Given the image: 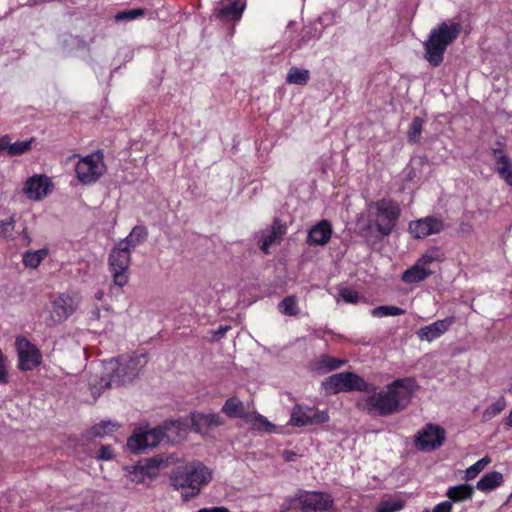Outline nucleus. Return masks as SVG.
Here are the masks:
<instances>
[{
	"mask_svg": "<svg viewBox=\"0 0 512 512\" xmlns=\"http://www.w3.org/2000/svg\"><path fill=\"white\" fill-rule=\"evenodd\" d=\"M431 274L432 271L427 269L417 260L412 267L404 271L402 274V280L408 284L419 283L427 279Z\"/></svg>",
	"mask_w": 512,
	"mask_h": 512,
	"instance_id": "5701e85b",
	"label": "nucleus"
},
{
	"mask_svg": "<svg viewBox=\"0 0 512 512\" xmlns=\"http://www.w3.org/2000/svg\"><path fill=\"white\" fill-rule=\"evenodd\" d=\"M207 512H231L228 508L224 506H215L211 508H205Z\"/></svg>",
	"mask_w": 512,
	"mask_h": 512,
	"instance_id": "5fc2aeb1",
	"label": "nucleus"
},
{
	"mask_svg": "<svg viewBox=\"0 0 512 512\" xmlns=\"http://www.w3.org/2000/svg\"><path fill=\"white\" fill-rule=\"evenodd\" d=\"M424 120L421 117H414L407 131V140L409 143H417L420 139Z\"/></svg>",
	"mask_w": 512,
	"mask_h": 512,
	"instance_id": "72a5a7b5",
	"label": "nucleus"
},
{
	"mask_svg": "<svg viewBox=\"0 0 512 512\" xmlns=\"http://www.w3.org/2000/svg\"><path fill=\"white\" fill-rule=\"evenodd\" d=\"M104 297V292L102 290H99L95 293V298L99 301H101Z\"/></svg>",
	"mask_w": 512,
	"mask_h": 512,
	"instance_id": "052dcab7",
	"label": "nucleus"
},
{
	"mask_svg": "<svg viewBox=\"0 0 512 512\" xmlns=\"http://www.w3.org/2000/svg\"><path fill=\"white\" fill-rule=\"evenodd\" d=\"M230 329V326L226 325V326H220L218 328V330L215 332V335L218 337V338H221L225 335V333Z\"/></svg>",
	"mask_w": 512,
	"mask_h": 512,
	"instance_id": "6e6d98bb",
	"label": "nucleus"
},
{
	"mask_svg": "<svg viewBox=\"0 0 512 512\" xmlns=\"http://www.w3.org/2000/svg\"><path fill=\"white\" fill-rule=\"evenodd\" d=\"M373 215L374 227L381 238L392 234L401 216V208L397 201L382 198L369 206Z\"/></svg>",
	"mask_w": 512,
	"mask_h": 512,
	"instance_id": "39448f33",
	"label": "nucleus"
},
{
	"mask_svg": "<svg viewBox=\"0 0 512 512\" xmlns=\"http://www.w3.org/2000/svg\"><path fill=\"white\" fill-rule=\"evenodd\" d=\"M473 495L474 489L468 484L451 486L446 492V496L449 498L448 501H451V504L471 500Z\"/></svg>",
	"mask_w": 512,
	"mask_h": 512,
	"instance_id": "b1692460",
	"label": "nucleus"
},
{
	"mask_svg": "<svg viewBox=\"0 0 512 512\" xmlns=\"http://www.w3.org/2000/svg\"><path fill=\"white\" fill-rule=\"evenodd\" d=\"M221 411L229 418H242L246 421L250 419V413L246 411L244 403L235 396L225 401Z\"/></svg>",
	"mask_w": 512,
	"mask_h": 512,
	"instance_id": "4be33fe9",
	"label": "nucleus"
},
{
	"mask_svg": "<svg viewBox=\"0 0 512 512\" xmlns=\"http://www.w3.org/2000/svg\"><path fill=\"white\" fill-rule=\"evenodd\" d=\"M9 381L8 371L6 366V357L0 349V384H7Z\"/></svg>",
	"mask_w": 512,
	"mask_h": 512,
	"instance_id": "de8ad7c7",
	"label": "nucleus"
},
{
	"mask_svg": "<svg viewBox=\"0 0 512 512\" xmlns=\"http://www.w3.org/2000/svg\"><path fill=\"white\" fill-rule=\"evenodd\" d=\"M180 428V422L170 421L164 425L153 428H139L128 438L127 446L132 452L140 453L147 448L157 446L164 437L171 438V432Z\"/></svg>",
	"mask_w": 512,
	"mask_h": 512,
	"instance_id": "423d86ee",
	"label": "nucleus"
},
{
	"mask_svg": "<svg viewBox=\"0 0 512 512\" xmlns=\"http://www.w3.org/2000/svg\"><path fill=\"white\" fill-rule=\"evenodd\" d=\"M169 480L174 490H182V499L188 501L212 480V472L200 461L184 463L171 471Z\"/></svg>",
	"mask_w": 512,
	"mask_h": 512,
	"instance_id": "f03ea898",
	"label": "nucleus"
},
{
	"mask_svg": "<svg viewBox=\"0 0 512 512\" xmlns=\"http://www.w3.org/2000/svg\"><path fill=\"white\" fill-rule=\"evenodd\" d=\"M287 233V224L278 217L272 220L269 229L262 231L259 240V248L264 254L270 253V247L275 244H280L283 237Z\"/></svg>",
	"mask_w": 512,
	"mask_h": 512,
	"instance_id": "dca6fc26",
	"label": "nucleus"
},
{
	"mask_svg": "<svg viewBox=\"0 0 512 512\" xmlns=\"http://www.w3.org/2000/svg\"><path fill=\"white\" fill-rule=\"evenodd\" d=\"M115 428V424H112L111 422H103L99 426L94 427V433L96 436H101L102 433L100 430H103V433H107L109 431H113Z\"/></svg>",
	"mask_w": 512,
	"mask_h": 512,
	"instance_id": "8fccbe9b",
	"label": "nucleus"
},
{
	"mask_svg": "<svg viewBox=\"0 0 512 512\" xmlns=\"http://www.w3.org/2000/svg\"><path fill=\"white\" fill-rule=\"evenodd\" d=\"M147 235L148 232L146 227L135 226L127 237H129V239L134 243L133 238H135L137 242H141L146 239Z\"/></svg>",
	"mask_w": 512,
	"mask_h": 512,
	"instance_id": "49530a36",
	"label": "nucleus"
},
{
	"mask_svg": "<svg viewBox=\"0 0 512 512\" xmlns=\"http://www.w3.org/2000/svg\"><path fill=\"white\" fill-rule=\"evenodd\" d=\"M197 512H207L205 508H201L200 510H198Z\"/></svg>",
	"mask_w": 512,
	"mask_h": 512,
	"instance_id": "680f3d73",
	"label": "nucleus"
},
{
	"mask_svg": "<svg viewBox=\"0 0 512 512\" xmlns=\"http://www.w3.org/2000/svg\"><path fill=\"white\" fill-rule=\"evenodd\" d=\"M48 255L49 249L47 248H42L35 251L29 250L23 254L22 262L26 268L36 269Z\"/></svg>",
	"mask_w": 512,
	"mask_h": 512,
	"instance_id": "bb28decb",
	"label": "nucleus"
},
{
	"mask_svg": "<svg viewBox=\"0 0 512 512\" xmlns=\"http://www.w3.org/2000/svg\"><path fill=\"white\" fill-rule=\"evenodd\" d=\"M146 10L143 8H136L130 10H123L115 15V21H131L145 16Z\"/></svg>",
	"mask_w": 512,
	"mask_h": 512,
	"instance_id": "58836bf2",
	"label": "nucleus"
},
{
	"mask_svg": "<svg viewBox=\"0 0 512 512\" xmlns=\"http://www.w3.org/2000/svg\"><path fill=\"white\" fill-rule=\"evenodd\" d=\"M300 512H327L334 508V497L324 491L297 489Z\"/></svg>",
	"mask_w": 512,
	"mask_h": 512,
	"instance_id": "9d476101",
	"label": "nucleus"
},
{
	"mask_svg": "<svg viewBox=\"0 0 512 512\" xmlns=\"http://www.w3.org/2000/svg\"><path fill=\"white\" fill-rule=\"evenodd\" d=\"M503 475L498 471L484 474L477 482L476 488L482 492H490L503 483Z\"/></svg>",
	"mask_w": 512,
	"mask_h": 512,
	"instance_id": "a878e982",
	"label": "nucleus"
},
{
	"mask_svg": "<svg viewBox=\"0 0 512 512\" xmlns=\"http://www.w3.org/2000/svg\"><path fill=\"white\" fill-rule=\"evenodd\" d=\"M347 363L346 359L335 358L327 354H322L315 361V369L322 373L337 370Z\"/></svg>",
	"mask_w": 512,
	"mask_h": 512,
	"instance_id": "393cba45",
	"label": "nucleus"
},
{
	"mask_svg": "<svg viewBox=\"0 0 512 512\" xmlns=\"http://www.w3.org/2000/svg\"><path fill=\"white\" fill-rule=\"evenodd\" d=\"M445 435L442 427L429 423L415 435V445L421 451H434L443 444Z\"/></svg>",
	"mask_w": 512,
	"mask_h": 512,
	"instance_id": "ddd939ff",
	"label": "nucleus"
},
{
	"mask_svg": "<svg viewBox=\"0 0 512 512\" xmlns=\"http://www.w3.org/2000/svg\"><path fill=\"white\" fill-rule=\"evenodd\" d=\"M455 322L456 318L454 316H448L444 319L437 320L429 325L421 327L417 331V336L421 340L432 342L445 334Z\"/></svg>",
	"mask_w": 512,
	"mask_h": 512,
	"instance_id": "6ab92c4d",
	"label": "nucleus"
},
{
	"mask_svg": "<svg viewBox=\"0 0 512 512\" xmlns=\"http://www.w3.org/2000/svg\"><path fill=\"white\" fill-rule=\"evenodd\" d=\"M8 146V135L0 136V152L5 151Z\"/></svg>",
	"mask_w": 512,
	"mask_h": 512,
	"instance_id": "864d4df0",
	"label": "nucleus"
},
{
	"mask_svg": "<svg viewBox=\"0 0 512 512\" xmlns=\"http://www.w3.org/2000/svg\"><path fill=\"white\" fill-rule=\"evenodd\" d=\"M504 421L509 428H512V410L509 412L508 416L505 418Z\"/></svg>",
	"mask_w": 512,
	"mask_h": 512,
	"instance_id": "13d9d810",
	"label": "nucleus"
},
{
	"mask_svg": "<svg viewBox=\"0 0 512 512\" xmlns=\"http://www.w3.org/2000/svg\"><path fill=\"white\" fill-rule=\"evenodd\" d=\"M39 4H42L41 0H28V2L26 3L28 7H35Z\"/></svg>",
	"mask_w": 512,
	"mask_h": 512,
	"instance_id": "bf43d9fd",
	"label": "nucleus"
},
{
	"mask_svg": "<svg viewBox=\"0 0 512 512\" xmlns=\"http://www.w3.org/2000/svg\"><path fill=\"white\" fill-rule=\"evenodd\" d=\"M139 359L136 357L129 358L125 362L116 361V366L108 374L105 387L122 386L138 376Z\"/></svg>",
	"mask_w": 512,
	"mask_h": 512,
	"instance_id": "f8f14e48",
	"label": "nucleus"
},
{
	"mask_svg": "<svg viewBox=\"0 0 512 512\" xmlns=\"http://www.w3.org/2000/svg\"><path fill=\"white\" fill-rule=\"evenodd\" d=\"M444 253L440 247H431L418 259L425 267L433 262L443 261Z\"/></svg>",
	"mask_w": 512,
	"mask_h": 512,
	"instance_id": "2f4dec72",
	"label": "nucleus"
},
{
	"mask_svg": "<svg viewBox=\"0 0 512 512\" xmlns=\"http://www.w3.org/2000/svg\"><path fill=\"white\" fill-rule=\"evenodd\" d=\"M78 308V302L74 295L63 292L51 301V309L45 317V324L53 327L66 321Z\"/></svg>",
	"mask_w": 512,
	"mask_h": 512,
	"instance_id": "1a4fd4ad",
	"label": "nucleus"
},
{
	"mask_svg": "<svg viewBox=\"0 0 512 512\" xmlns=\"http://www.w3.org/2000/svg\"><path fill=\"white\" fill-rule=\"evenodd\" d=\"M421 512H430L428 508H424Z\"/></svg>",
	"mask_w": 512,
	"mask_h": 512,
	"instance_id": "e2e57ef3",
	"label": "nucleus"
},
{
	"mask_svg": "<svg viewBox=\"0 0 512 512\" xmlns=\"http://www.w3.org/2000/svg\"><path fill=\"white\" fill-rule=\"evenodd\" d=\"M338 297L345 303L357 304L360 300L359 293L349 287H341L338 289Z\"/></svg>",
	"mask_w": 512,
	"mask_h": 512,
	"instance_id": "79ce46f5",
	"label": "nucleus"
},
{
	"mask_svg": "<svg viewBox=\"0 0 512 512\" xmlns=\"http://www.w3.org/2000/svg\"><path fill=\"white\" fill-rule=\"evenodd\" d=\"M161 463L162 460L151 458L144 465L139 466L140 473L149 477H155L158 474Z\"/></svg>",
	"mask_w": 512,
	"mask_h": 512,
	"instance_id": "ea45409f",
	"label": "nucleus"
},
{
	"mask_svg": "<svg viewBox=\"0 0 512 512\" xmlns=\"http://www.w3.org/2000/svg\"><path fill=\"white\" fill-rule=\"evenodd\" d=\"M333 228L329 220L323 219L308 230L306 243L308 246H325L332 237Z\"/></svg>",
	"mask_w": 512,
	"mask_h": 512,
	"instance_id": "a211bd4d",
	"label": "nucleus"
},
{
	"mask_svg": "<svg viewBox=\"0 0 512 512\" xmlns=\"http://www.w3.org/2000/svg\"><path fill=\"white\" fill-rule=\"evenodd\" d=\"M358 234L368 246H374L378 241L383 239L379 234L378 236L374 235V229L371 223L361 226Z\"/></svg>",
	"mask_w": 512,
	"mask_h": 512,
	"instance_id": "c9c22d12",
	"label": "nucleus"
},
{
	"mask_svg": "<svg viewBox=\"0 0 512 512\" xmlns=\"http://www.w3.org/2000/svg\"><path fill=\"white\" fill-rule=\"evenodd\" d=\"M18 354V369L23 372L31 371L42 363L40 349L25 337H17L15 341Z\"/></svg>",
	"mask_w": 512,
	"mask_h": 512,
	"instance_id": "9b49d317",
	"label": "nucleus"
},
{
	"mask_svg": "<svg viewBox=\"0 0 512 512\" xmlns=\"http://www.w3.org/2000/svg\"><path fill=\"white\" fill-rule=\"evenodd\" d=\"M100 460H111L114 458L113 448L109 445H102L97 456Z\"/></svg>",
	"mask_w": 512,
	"mask_h": 512,
	"instance_id": "09e8293b",
	"label": "nucleus"
},
{
	"mask_svg": "<svg viewBox=\"0 0 512 512\" xmlns=\"http://www.w3.org/2000/svg\"><path fill=\"white\" fill-rule=\"evenodd\" d=\"M323 388L333 394H338L341 392H366L368 390H373V384L367 382L360 375L345 371L333 374L325 379L322 383Z\"/></svg>",
	"mask_w": 512,
	"mask_h": 512,
	"instance_id": "0eeeda50",
	"label": "nucleus"
},
{
	"mask_svg": "<svg viewBox=\"0 0 512 512\" xmlns=\"http://www.w3.org/2000/svg\"><path fill=\"white\" fill-rule=\"evenodd\" d=\"M278 309L286 316H298L300 313L297 298L294 295H290L282 299L278 304Z\"/></svg>",
	"mask_w": 512,
	"mask_h": 512,
	"instance_id": "c85d7f7f",
	"label": "nucleus"
},
{
	"mask_svg": "<svg viewBox=\"0 0 512 512\" xmlns=\"http://www.w3.org/2000/svg\"><path fill=\"white\" fill-rule=\"evenodd\" d=\"M443 229V221L433 216L411 221L408 225V231L415 239H423L432 234H438Z\"/></svg>",
	"mask_w": 512,
	"mask_h": 512,
	"instance_id": "2eb2a0df",
	"label": "nucleus"
},
{
	"mask_svg": "<svg viewBox=\"0 0 512 512\" xmlns=\"http://www.w3.org/2000/svg\"><path fill=\"white\" fill-rule=\"evenodd\" d=\"M403 314H405L404 309L397 307V306H393V305L378 306L371 310V315L373 317H378V318L387 317V316H400Z\"/></svg>",
	"mask_w": 512,
	"mask_h": 512,
	"instance_id": "473e14b6",
	"label": "nucleus"
},
{
	"mask_svg": "<svg viewBox=\"0 0 512 512\" xmlns=\"http://www.w3.org/2000/svg\"><path fill=\"white\" fill-rule=\"evenodd\" d=\"M489 456H485L468 467L465 471V480L469 481L477 477V475L490 463Z\"/></svg>",
	"mask_w": 512,
	"mask_h": 512,
	"instance_id": "e433bc0d",
	"label": "nucleus"
},
{
	"mask_svg": "<svg viewBox=\"0 0 512 512\" xmlns=\"http://www.w3.org/2000/svg\"><path fill=\"white\" fill-rule=\"evenodd\" d=\"M224 420L218 413H194L192 414V426L195 431L211 429L223 425Z\"/></svg>",
	"mask_w": 512,
	"mask_h": 512,
	"instance_id": "412c9836",
	"label": "nucleus"
},
{
	"mask_svg": "<svg viewBox=\"0 0 512 512\" xmlns=\"http://www.w3.org/2000/svg\"><path fill=\"white\" fill-rule=\"evenodd\" d=\"M300 500L298 499L297 491L294 496L286 497L279 509V512H300Z\"/></svg>",
	"mask_w": 512,
	"mask_h": 512,
	"instance_id": "37998d69",
	"label": "nucleus"
},
{
	"mask_svg": "<svg viewBox=\"0 0 512 512\" xmlns=\"http://www.w3.org/2000/svg\"><path fill=\"white\" fill-rule=\"evenodd\" d=\"M451 501H443L434 506L431 512H452Z\"/></svg>",
	"mask_w": 512,
	"mask_h": 512,
	"instance_id": "3c124183",
	"label": "nucleus"
},
{
	"mask_svg": "<svg viewBox=\"0 0 512 512\" xmlns=\"http://www.w3.org/2000/svg\"><path fill=\"white\" fill-rule=\"evenodd\" d=\"M135 246L129 237L120 240L111 250L108 257L109 271L113 287L123 288L129 282L131 264V248Z\"/></svg>",
	"mask_w": 512,
	"mask_h": 512,
	"instance_id": "20e7f679",
	"label": "nucleus"
},
{
	"mask_svg": "<svg viewBox=\"0 0 512 512\" xmlns=\"http://www.w3.org/2000/svg\"><path fill=\"white\" fill-rule=\"evenodd\" d=\"M283 457L285 459V461H293L296 457V453L294 451H291V450H285L284 453H283Z\"/></svg>",
	"mask_w": 512,
	"mask_h": 512,
	"instance_id": "603ef678",
	"label": "nucleus"
},
{
	"mask_svg": "<svg viewBox=\"0 0 512 512\" xmlns=\"http://www.w3.org/2000/svg\"><path fill=\"white\" fill-rule=\"evenodd\" d=\"M495 145V147L491 148V153L496 164L501 163L500 158L502 157L510 158L505 150L506 142L503 136L497 139Z\"/></svg>",
	"mask_w": 512,
	"mask_h": 512,
	"instance_id": "a19ab883",
	"label": "nucleus"
},
{
	"mask_svg": "<svg viewBox=\"0 0 512 512\" xmlns=\"http://www.w3.org/2000/svg\"><path fill=\"white\" fill-rule=\"evenodd\" d=\"M246 8V0H233L226 5L214 9V16L221 22L236 23L242 18Z\"/></svg>",
	"mask_w": 512,
	"mask_h": 512,
	"instance_id": "aec40b11",
	"label": "nucleus"
},
{
	"mask_svg": "<svg viewBox=\"0 0 512 512\" xmlns=\"http://www.w3.org/2000/svg\"><path fill=\"white\" fill-rule=\"evenodd\" d=\"M501 163L497 164L496 171L504 182L512 186V161L510 158H500Z\"/></svg>",
	"mask_w": 512,
	"mask_h": 512,
	"instance_id": "7c9ffc66",
	"label": "nucleus"
},
{
	"mask_svg": "<svg viewBox=\"0 0 512 512\" xmlns=\"http://www.w3.org/2000/svg\"><path fill=\"white\" fill-rule=\"evenodd\" d=\"M101 317V311H100V308L96 307L95 309L92 310L91 312V319L92 320H99Z\"/></svg>",
	"mask_w": 512,
	"mask_h": 512,
	"instance_id": "4d7b16f0",
	"label": "nucleus"
},
{
	"mask_svg": "<svg viewBox=\"0 0 512 512\" xmlns=\"http://www.w3.org/2000/svg\"><path fill=\"white\" fill-rule=\"evenodd\" d=\"M309 79V70L291 67L286 76V83L304 86L308 83Z\"/></svg>",
	"mask_w": 512,
	"mask_h": 512,
	"instance_id": "cd10ccee",
	"label": "nucleus"
},
{
	"mask_svg": "<svg viewBox=\"0 0 512 512\" xmlns=\"http://www.w3.org/2000/svg\"><path fill=\"white\" fill-rule=\"evenodd\" d=\"M461 31L462 25L453 21H442L432 28L423 42L425 60L432 67L440 66L448 46L459 37Z\"/></svg>",
	"mask_w": 512,
	"mask_h": 512,
	"instance_id": "7ed1b4c3",
	"label": "nucleus"
},
{
	"mask_svg": "<svg viewBox=\"0 0 512 512\" xmlns=\"http://www.w3.org/2000/svg\"><path fill=\"white\" fill-rule=\"evenodd\" d=\"M33 141L34 138H30L29 140L11 143V138L8 135V146L6 148V151L10 156L22 155L31 149Z\"/></svg>",
	"mask_w": 512,
	"mask_h": 512,
	"instance_id": "c756f323",
	"label": "nucleus"
},
{
	"mask_svg": "<svg viewBox=\"0 0 512 512\" xmlns=\"http://www.w3.org/2000/svg\"><path fill=\"white\" fill-rule=\"evenodd\" d=\"M418 388L414 377L395 379L381 390L373 384V390L366 391L368 396L357 405L371 416H392L408 408Z\"/></svg>",
	"mask_w": 512,
	"mask_h": 512,
	"instance_id": "f257e3e1",
	"label": "nucleus"
},
{
	"mask_svg": "<svg viewBox=\"0 0 512 512\" xmlns=\"http://www.w3.org/2000/svg\"><path fill=\"white\" fill-rule=\"evenodd\" d=\"M53 188L50 178L45 175H33L24 183L23 192L31 200H41L47 196Z\"/></svg>",
	"mask_w": 512,
	"mask_h": 512,
	"instance_id": "f3484780",
	"label": "nucleus"
},
{
	"mask_svg": "<svg viewBox=\"0 0 512 512\" xmlns=\"http://www.w3.org/2000/svg\"><path fill=\"white\" fill-rule=\"evenodd\" d=\"M106 165L101 150L94 151L81 157L75 165V174L78 181L83 185L96 183L105 173Z\"/></svg>",
	"mask_w": 512,
	"mask_h": 512,
	"instance_id": "6e6552de",
	"label": "nucleus"
},
{
	"mask_svg": "<svg viewBox=\"0 0 512 512\" xmlns=\"http://www.w3.org/2000/svg\"><path fill=\"white\" fill-rule=\"evenodd\" d=\"M247 422H250L254 428L259 430L270 432L274 429V425L258 413H250V419H247Z\"/></svg>",
	"mask_w": 512,
	"mask_h": 512,
	"instance_id": "4c0bfd02",
	"label": "nucleus"
},
{
	"mask_svg": "<svg viewBox=\"0 0 512 512\" xmlns=\"http://www.w3.org/2000/svg\"><path fill=\"white\" fill-rule=\"evenodd\" d=\"M329 420L326 411H320L314 407L295 405L291 412L290 422L296 427H303L313 424H323Z\"/></svg>",
	"mask_w": 512,
	"mask_h": 512,
	"instance_id": "4468645a",
	"label": "nucleus"
},
{
	"mask_svg": "<svg viewBox=\"0 0 512 512\" xmlns=\"http://www.w3.org/2000/svg\"><path fill=\"white\" fill-rule=\"evenodd\" d=\"M15 217L9 216L7 219L0 221V235L8 237L14 231L15 228Z\"/></svg>",
	"mask_w": 512,
	"mask_h": 512,
	"instance_id": "a18cd8bd",
	"label": "nucleus"
},
{
	"mask_svg": "<svg viewBox=\"0 0 512 512\" xmlns=\"http://www.w3.org/2000/svg\"><path fill=\"white\" fill-rule=\"evenodd\" d=\"M506 408V400L503 396L499 397L494 403L488 406L483 414L482 418L484 421H489L495 416L500 414Z\"/></svg>",
	"mask_w": 512,
	"mask_h": 512,
	"instance_id": "f704fd0d",
	"label": "nucleus"
},
{
	"mask_svg": "<svg viewBox=\"0 0 512 512\" xmlns=\"http://www.w3.org/2000/svg\"><path fill=\"white\" fill-rule=\"evenodd\" d=\"M404 508V501L402 500H386L382 501L376 512H397Z\"/></svg>",
	"mask_w": 512,
	"mask_h": 512,
	"instance_id": "c03bdc74",
	"label": "nucleus"
}]
</instances>
